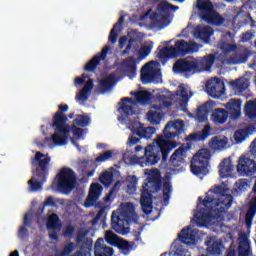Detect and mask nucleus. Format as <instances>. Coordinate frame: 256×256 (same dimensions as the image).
<instances>
[{
  "mask_svg": "<svg viewBox=\"0 0 256 256\" xmlns=\"http://www.w3.org/2000/svg\"><path fill=\"white\" fill-rule=\"evenodd\" d=\"M185 129V122L183 120L169 121L163 129L164 136H157L156 145H158L161 155L162 162L165 163L169 159V153L177 147V143L171 142L167 139H175L183 133Z\"/></svg>",
  "mask_w": 256,
  "mask_h": 256,
  "instance_id": "obj_1",
  "label": "nucleus"
},
{
  "mask_svg": "<svg viewBox=\"0 0 256 256\" xmlns=\"http://www.w3.org/2000/svg\"><path fill=\"white\" fill-rule=\"evenodd\" d=\"M67 111H69V105L60 104L58 111L52 117L50 126L54 129V134L51 136V141L56 147H63V145H67V141H69L71 128L67 125L69 118L64 114L67 113Z\"/></svg>",
  "mask_w": 256,
  "mask_h": 256,
  "instance_id": "obj_2",
  "label": "nucleus"
},
{
  "mask_svg": "<svg viewBox=\"0 0 256 256\" xmlns=\"http://www.w3.org/2000/svg\"><path fill=\"white\" fill-rule=\"evenodd\" d=\"M43 157H45V154L38 151L32 158L31 165L34 169L32 170V178L28 181L31 192L40 191V189H43V184L47 183L51 157Z\"/></svg>",
  "mask_w": 256,
  "mask_h": 256,
  "instance_id": "obj_3",
  "label": "nucleus"
},
{
  "mask_svg": "<svg viewBox=\"0 0 256 256\" xmlns=\"http://www.w3.org/2000/svg\"><path fill=\"white\" fill-rule=\"evenodd\" d=\"M202 205L209 211L214 209L219 213H225L233 205V196L227 194L225 187L218 185L206 193V197L202 200Z\"/></svg>",
  "mask_w": 256,
  "mask_h": 256,
  "instance_id": "obj_4",
  "label": "nucleus"
},
{
  "mask_svg": "<svg viewBox=\"0 0 256 256\" xmlns=\"http://www.w3.org/2000/svg\"><path fill=\"white\" fill-rule=\"evenodd\" d=\"M55 181L57 183L58 191H61V193H64L65 195H69V193L75 189L77 175H75L73 169L64 167L56 175Z\"/></svg>",
  "mask_w": 256,
  "mask_h": 256,
  "instance_id": "obj_5",
  "label": "nucleus"
},
{
  "mask_svg": "<svg viewBox=\"0 0 256 256\" xmlns=\"http://www.w3.org/2000/svg\"><path fill=\"white\" fill-rule=\"evenodd\" d=\"M211 159V151L202 148L192 157L190 169L193 175H207L209 173V161Z\"/></svg>",
  "mask_w": 256,
  "mask_h": 256,
  "instance_id": "obj_6",
  "label": "nucleus"
},
{
  "mask_svg": "<svg viewBox=\"0 0 256 256\" xmlns=\"http://www.w3.org/2000/svg\"><path fill=\"white\" fill-rule=\"evenodd\" d=\"M141 167H151L161 161V148L159 145H148L144 150V155L137 158Z\"/></svg>",
  "mask_w": 256,
  "mask_h": 256,
  "instance_id": "obj_7",
  "label": "nucleus"
},
{
  "mask_svg": "<svg viewBox=\"0 0 256 256\" xmlns=\"http://www.w3.org/2000/svg\"><path fill=\"white\" fill-rule=\"evenodd\" d=\"M174 73H199V65L195 58H180L172 67Z\"/></svg>",
  "mask_w": 256,
  "mask_h": 256,
  "instance_id": "obj_8",
  "label": "nucleus"
},
{
  "mask_svg": "<svg viewBox=\"0 0 256 256\" xmlns=\"http://www.w3.org/2000/svg\"><path fill=\"white\" fill-rule=\"evenodd\" d=\"M237 171L242 177H253L256 173L255 160L246 155H241L238 159Z\"/></svg>",
  "mask_w": 256,
  "mask_h": 256,
  "instance_id": "obj_9",
  "label": "nucleus"
},
{
  "mask_svg": "<svg viewBox=\"0 0 256 256\" xmlns=\"http://www.w3.org/2000/svg\"><path fill=\"white\" fill-rule=\"evenodd\" d=\"M206 91L213 97V99L223 97V95H225V82L219 78H215L206 83Z\"/></svg>",
  "mask_w": 256,
  "mask_h": 256,
  "instance_id": "obj_10",
  "label": "nucleus"
},
{
  "mask_svg": "<svg viewBox=\"0 0 256 256\" xmlns=\"http://www.w3.org/2000/svg\"><path fill=\"white\" fill-rule=\"evenodd\" d=\"M148 185L149 183L142 185L143 190L140 196V205L145 215H151V211H153V194L146 188Z\"/></svg>",
  "mask_w": 256,
  "mask_h": 256,
  "instance_id": "obj_11",
  "label": "nucleus"
},
{
  "mask_svg": "<svg viewBox=\"0 0 256 256\" xmlns=\"http://www.w3.org/2000/svg\"><path fill=\"white\" fill-rule=\"evenodd\" d=\"M128 220H125V218L115 214V212H112L111 216V228L113 231L118 233L119 235H127L130 231Z\"/></svg>",
  "mask_w": 256,
  "mask_h": 256,
  "instance_id": "obj_12",
  "label": "nucleus"
},
{
  "mask_svg": "<svg viewBox=\"0 0 256 256\" xmlns=\"http://www.w3.org/2000/svg\"><path fill=\"white\" fill-rule=\"evenodd\" d=\"M111 47L105 46L102 51L96 54L84 67L85 71L93 72L97 69V66L101 63V61H105L107 58V54Z\"/></svg>",
  "mask_w": 256,
  "mask_h": 256,
  "instance_id": "obj_13",
  "label": "nucleus"
},
{
  "mask_svg": "<svg viewBox=\"0 0 256 256\" xmlns=\"http://www.w3.org/2000/svg\"><path fill=\"white\" fill-rule=\"evenodd\" d=\"M187 155V148L180 146L177 148L169 159L170 167H181L185 163V157Z\"/></svg>",
  "mask_w": 256,
  "mask_h": 256,
  "instance_id": "obj_14",
  "label": "nucleus"
},
{
  "mask_svg": "<svg viewBox=\"0 0 256 256\" xmlns=\"http://www.w3.org/2000/svg\"><path fill=\"white\" fill-rule=\"evenodd\" d=\"M154 63L155 61H150L142 67L140 77L143 83H151L157 76V70L151 66Z\"/></svg>",
  "mask_w": 256,
  "mask_h": 256,
  "instance_id": "obj_15",
  "label": "nucleus"
},
{
  "mask_svg": "<svg viewBox=\"0 0 256 256\" xmlns=\"http://www.w3.org/2000/svg\"><path fill=\"white\" fill-rule=\"evenodd\" d=\"M115 251L105 244L103 238H98L94 244V256H113Z\"/></svg>",
  "mask_w": 256,
  "mask_h": 256,
  "instance_id": "obj_16",
  "label": "nucleus"
},
{
  "mask_svg": "<svg viewBox=\"0 0 256 256\" xmlns=\"http://www.w3.org/2000/svg\"><path fill=\"white\" fill-rule=\"evenodd\" d=\"M215 54H207L201 59H196V64L198 65V73H202V71H210L211 67L215 63L216 59Z\"/></svg>",
  "mask_w": 256,
  "mask_h": 256,
  "instance_id": "obj_17",
  "label": "nucleus"
},
{
  "mask_svg": "<svg viewBox=\"0 0 256 256\" xmlns=\"http://www.w3.org/2000/svg\"><path fill=\"white\" fill-rule=\"evenodd\" d=\"M241 103V99L231 98L225 104V108L229 111L230 117H233V119H239L241 117Z\"/></svg>",
  "mask_w": 256,
  "mask_h": 256,
  "instance_id": "obj_18",
  "label": "nucleus"
},
{
  "mask_svg": "<svg viewBox=\"0 0 256 256\" xmlns=\"http://www.w3.org/2000/svg\"><path fill=\"white\" fill-rule=\"evenodd\" d=\"M173 48L176 57H185V55H189V53L193 52V47L185 40L176 41Z\"/></svg>",
  "mask_w": 256,
  "mask_h": 256,
  "instance_id": "obj_19",
  "label": "nucleus"
},
{
  "mask_svg": "<svg viewBox=\"0 0 256 256\" xmlns=\"http://www.w3.org/2000/svg\"><path fill=\"white\" fill-rule=\"evenodd\" d=\"M214 31L210 26H199L196 29L195 37L203 41V43H211V37Z\"/></svg>",
  "mask_w": 256,
  "mask_h": 256,
  "instance_id": "obj_20",
  "label": "nucleus"
},
{
  "mask_svg": "<svg viewBox=\"0 0 256 256\" xmlns=\"http://www.w3.org/2000/svg\"><path fill=\"white\" fill-rule=\"evenodd\" d=\"M134 103H135V101H133L132 98H129V97L122 98L121 103H119L120 113H123V115H125L126 117H131V116L135 115V108H133Z\"/></svg>",
  "mask_w": 256,
  "mask_h": 256,
  "instance_id": "obj_21",
  "label": "nucleus"
},
{
  "mask_svg": "<svg viewBox=\"0 0 256 256\" xmlns=\"http://www.w3.org/2000/svg\"><path fill=\"white\" fill-rule=\"evenodd\" d=\"M121 67L127 75H131V77H135V75H137V59L133 56H129L124 59L121 63Z\"/></svg>",
  "mask_w": 256,
  "mask_h": 256,
  "instance_id": "obj_22",
  "label": "nucleus"
},
{
  "mask_svg": "<svg viewBox=\"0 0 256 256\" xmlns=\"http://www.w3.org/2000/svg\"><path fill=\"white\" fill-rule=\"evenodd\" d=\"M158 59L161 60L162 62V65H165V63H167V61H169V59H175L177 58L175 56V49L173 48V46H170V47H161V46H158Z\"/></svg>",
  "mask_w": 256,
  "mask_h": 256,
  "instance_id": "obj_23",
  "label": "nucleus"
},
{
  "mask_svg": "<svg viewBox=\"0 0 256 256\" xmlns=\"http://www.w3.org/2000/svg\"><path fill=\"white\" fill-rule=\"evenodd\" d=\"M120 216L128 223H131V221H137L138 216L135 212V205H133V203L131 202H128L126 206L122 209Z\"/></svg>",
  "mask_w": 256,
  "mask_h": 256,
  "instance_id": "obj_24",
  "label": "nucleus"
},
{
  "mask_svg": "<svg viewBox=\"0 0 256 256\" xmlns=\"http://www.w3.org/2000/svg\"><path fill=\"white\" fill-rule=\"evenodd\" d=\"M229 143V138L223 135L214 136L208 143L210 149L213 151H221V149H225V146Z\"/></svg>",
  "mask_w": 256,
  "mask_h": 256,
  "instance_id": "obj_25",
  "label": "nucleus"
},
{
  "mask_svg": "<svg viewBox=\"0 0 256 256\" xmlns=\"http://www.w3.org/2000/svg\"><path fill=\"white\" fill-rule=\"evenodd\" d=\"M202 19L207 21V23H211V25H216V27H219L225 23V18L215 11V9L211 10L208 15L202 16Z\"/></svg>",
  "mask_w": 256,
  "mask_h": 256,
  "instance_id": "obj_26",
  "label": "nucleus"
},
{
  "mask_svg": "<svg viewBox=\"0 0 256 256\" xmlns=\"http://www.w3.org/2000/svg\"><path fill=\"white\" fill-rule=\"evenodd\" d=\"M115 85V74L111 73L104 79L99 81V91L100 93H107V91H111Z\"/></svg>",
  "mask_w": 256,
  "mask_h": 256,
  "instance_id": "obj_27",
  "label": "nucleus"
},
{
  "mask_svg": "<svg viewBox=\"0 0 256 256\" xmlns=\"http://www.w3.org/2000/svg\"><path fill=\"white\" fill-rule=\"evenodd\" d=\"M178 237L184 245H195L196 236L193 231H191V227L182 229Z\"/></svg>",
  "mask_w": 256,
  "mask_h": 256,
  "instance_id": "obj_28",
  "label": "nucleus"
},
{
  "mask_svg": "<svg viewBox=\"0 0 256 256\" xmlns=\"http://www.w3.org/2000/svg\"><path fill=\"white\" fill-rule=\"evenodd\" d=\"M251 255V242L246 235L240 237L238 245V256H250Z\"/></svg>",
  "mask_w": 256,
  "mask_h": 256,
  "instance_id": "obj_29",
  "label": "nucleus"
},
{
  "mask_svg": "<svg viewBox=\"0 0 256 256\" xmlns=\"http://www.w3.org/2000/svg\"><path fill=\"white\" fill-rule=\"evenodd\" d=\"M212 119L216 125H223L229 119V111L223 108H217L212 113Z\"/></svg>",
  "mask_w": 256,
  "mask_h": 256,
  "instance_id": "obj_30",
  "label": "nucleus"
},
{
  "mask_svg": "<svg viewBox=\"0 0 256 256\" xmlns=\"http://www.w3.org/2000/svg\"><path fill=\"white\" fill-rule=\"evenodd\" d=\"M207 246V253L208 255H221V249H223V242L215 241V240H208L205 242Z\"/></svg>",
  "mask_w": 256,
  "mask_h": 256,
  "instance_id": "obj_31",
  "label": "nucleus"
},
{
  "mask_svg": "<svg viewBox=\"0 0 256 256\" xmlns=\"http://www.w3.org/2000/svg\"><path fill=\"white\" fill-rule=\"evenodd\" d=\"M253 131H255V126H248L246 128L236 130L234 133V140L236 143H243V141H245Z\"/></svg>",
  "mask_w": 256,
  "mask_h": 256,
  "instance_id": "obj_32",
  "label": "nucleus"
},
{
  "mask_svg": "<svg viewBox=\"0 0 256 256\" xmlns=\"http://www.w3.org/2000/svg\"><path fill=\"white\" fill-rule=\"evenodd\" d=\"M250 55V50L245 48L242 52L231 56L230 63H232V65H241V63H247Z\"/></svg>",
  "mask_w": 256,
  "mask_h": 256,
  "instance_id": "obj_33",
  "label": "nucleus"
},
{
  "mask_svg": "<svg viewBox=\"0 0 256 256\" xmlns=\"http://www.w3.org/2000/svg\"><path fill=\"white\" fill-rule=\"evenodd\" d=\"M231 173H233V165L229 160L224 159L219 165V175L221 179L231 177Z\"/></svg>",
  "mask_w": 256,
  "mask_h": 256,
  "instance_id": "obj_34",
  "label": "nucleus"
},
{
  "mask_svg": "<svg viewBox=\"0 0 256 256\" xmlns=\"http://www.w3.org/2000/svg\"><path fill=\"white\" fill-rule=\"evenodd\" d=\"M155 127H143L139 126L134 129L135 135H137L140 139H151L153 134L155 133Z\"/></svg>",
  "mask_w": 256,
  "mask_h": 256,
  "instance_id": "obj_35",
  "label": "nucleus"
},
{
  "mask_svg": "<svg viewBox=\"0 0 256 256\" xmlns=\"http://www.w3.org/2000/svg\"><path fill=\"white\" fill-rule=\"evenodd\" d=\"M102 191L103 186H101V184L92 183L90 186V192L88 194L87 201H90V203H95V201L101 196Z\"/></svg>",
  "mask_w": 256,
  "mask_h": 256,
  "instance_id": "obj_36",
  "label": "nucleus"
},
{
  "mask_svg": "<svg viewBox=\"0 0 256 256\" xmlns=\"http://www.w3.org/2000/svg\"><path fill=\"white\" fill-rule=\"evenodd\" d=\"M211 135V126L209 124L205 125L203 130L198 133H192L189 135L190 141H205L207 137Z\"/></svg>",
  "mask_w": 256,
  "mask_h": 256,
  "instance_id": "obj_37",
  "label": "nucleus"
},
{
  "mask_svg": "<svg viewBox=\"0 0 256 256\" xmlns=\"http://www.w3.org/2000/svg\"><path fill=\"white\" fill-rule=\"evenodd\" d=\"M133 245L135 243H131L129 241L124 240L123 238H119L116 240V246L120 251H122L123 255H129L133 251Z\"/></svg>",
  "mask_w": 256,
  "mask_h": 256,
  "instance_id": "obj_38",
  "label": "nucleus"
},
{
  "mask_svg": "<svg viewBox=\"0 0 256 256\" xmlns=\"http://www.w3.org/2000/svg\"><path fill=\"white\" fill-rule=\"evenodd\" d=\"M197 9L202 12V17H206L213 11V3L211 0H197Z\"/></svg>",
  "mask_w": 256,
  "mask_h": 256,
  "instance_id": "obj_39",
  "label": "nucleus"
},
{
  "mask_svg": "<svg viewBox=\"0 0 256 256\" xmlns=\"http://www.w3.org/2000/svg\"><path fill=\"white\" fill-rule=\"evenodd\" d=\"M231 85L236 91L239 93H243L244 91H247L249 89V80L245 77H241L233 82H231Z\"/></svg>",
  "mask_w": 256,
  "mask_h": 256,
  "instance_id": "obj_40",
  "label": "nucleus"
},
{
  "mask_svg": "<svg viewBox=\"0 0 256 256\" xmlns=\"http://www.w3.org/2000/svg\"><path fill=\"white\" fill-rule=\"evenodd\" d=\"M130 95H134L137 103L145 104L151 101V92L149 91L131 92Z\"/></svg>",
  "mask_w": 256,
  "mask_h": 256,
  "instance_id": "obj_41",
  "label": "nucleus"
},
{
  "mask_svg": "<svg viewBox=\"0 0 256 256\" xmlns=\"http://www.w3.org/2000/svg\"><path fill=\"white\" fill-rule=\"evenodd\" d=\"M31 215L29 213H26L24 215L23 218V226H20L19 230H18V235L21 239H23V237H25V235H27V233H29V230L27 229V227H31Z\"/></svg>",
  "mask_w": 256,
  "mask_h": 256,
  "instance_id": "obj_42",
  "label": "nucleus"
},
{
  "mask_svg": "<svg viewBox=\"0 0 256 256\" xmlns=\"http://www.w3.org/2000/svg\"><path fill=\"white\" fill-rule=\"evenodd\" d=\"M244 111L249 119H256V101L249 100L244 106Z\"/></svg>",
  "mask_w": 256,
  "mask_h": 256,
  "instance_id": "obj_43",
  "label": "nucleus"
},
{
  "mask_svg": "<svg viewBox=\"0 0 256 256\" xmlns=\"http://www.w3.org/2000/svg\"><path fill=\"white\" fill-rule=\"evenodd\" d=\"M163 115L157 111L150 110L147 113V119L151 125H159L161 123V119Z\"/></svg>",
  "mask_w": 256,
  "mask_h": 256,
  "instance_id": "obj_44",
  "label": "nucleus"
},
{
  "mask_svg": "<svg viewBox=\"0 0 256 256\" xmlns=\"http://www.w3.org/2000/svg\"><path fill=\"white\" fill-rule=\"evenodd\" d=\"M99 181L104 187H111V183H113V173L109 171L103 172L99 177Z\"/></svg>",
  "mask_w": 256,
  "mask_h": 256,
  "instance_id": "obj_45",
  "label": "nucleus"
},
{
  "mask_svg": "<svg viewBox=\"0 0 256 256\" xmlns=\"http://www.w3.org/2000/svg\"><path fill=\"white\" fill-rule=\"evenodd\" d=\"M209 110L207 109V105H201L197 109L196 117L200 123L207 121V114Z\"/></svg>",
  "mask_w": 256,
  "mask_h": 256,
  "instance_id": "obj_46",
  "label": "nucleus"
},
{
  "mask_svg": "<svg viewBox=\"0 0 256 256\" xmlns=\"http://www.w3.org/2000/svg\"><path fill=\"white\" fill-rule=\"evenodd\" d=\"M173 191V186H171V182L165 181L163 183V199L164 203H169V199H171V192Z\"/></svg>",
  "mask_w": 256,
  "mask_h": 256,
  "instance_id": "obj_47",
  "label": "nucleus"
},
{
  "mask_svg": "<svg viewBox=\"0 0 256 256\" xmlns=\"http://www.w3.org/2000/svg\"><path fill=\"white\" fill-rule=\"evenodd\" d=\"M73 123L78 125V127H87L91 123V119L86 115H77Z\"/></svg>",
  "mask_w": 256,
  "mask_h": 256,
  "instance_id": "obj_48",
  "label": "nucleus"
},
{
  "mask_svg": "<svg viewBox=\"0 0 256 256\" xmlns=\"http://www.w3.org/2000/svg\"><path fill=\"white\" fill-rule=\"evenodd\" d=\"M58 223H59V216H57V214H52L46 222V227L47 229H57Z\"/></svg>",
  "mask_w": 256,
  "mask_h": 256,
  "instance_id": "obj_49",
  "label": "nucleus"
},
{
  "mask_svg": "<svg viewBox=\"0 0 256 256\" xmlns=\"http://www.w3.org/2000/svg\"><path fill=\"white\" fill-rule=\"evenodd\" d=\"M87 235H89V231L85 228H81L80 230L77 231V236H76V244L81 245L82 242H84L87 238Z\"/></svg>",
  "mask_w": 256,
  "mask_h": 256,
  "instance_id": "obj_50",
  "label": "nucleus"
},
{
  "mask_svg": "<svg viewBox=\"0 0 256 256\" xmlns=\"http://www.w3.org/2000/svg\"><path fill=\"white\" fill-rule=\"evenodd\" d=\"M158 8L160 9V11L165 13L167 11H178L179 6L169 4V2H162V3L159 4Z\"/></svg>",
  "mask_w": 256,
  "mask_h": 256,
  "instance_id": "obj_51",
  "label": "nucleus"
},
{
  "mask_svg": "<svg viewBox=\"0 0 256 256\" xmlns=\"http://www.w3.org/2000/svg\"><path fill=\"white\" fill-rule=\"evenodd\" d=\"M111 157H113V151L107 150L95 158V163H103L108 161V159H111Z\"/></svg>",
  "mask_w": 256,
  "mask_h": 256,
  "instance_id": "obj_52",
  "label": "nucleus"
},
{
  "mask_svg": "<svg viewBox=\"0 0 256 256\" xmlns=\"http://www.w3.org/2000/svg\"><path fill=\"white\" fill-rule=\"evenodd\" d=\"M141 141V138L135 134V129L132 130V133L128 137L127 145L128 147H133V145H137Z\"/></svg>",
  "mask_w": 256,
  "mask_h": 256,
  "instance_id": "obj_53",
  "label": "nucleus"
},
{
  "mask_svg": "<svg viewBox=\"0 0 256 256\" xmlns=\"http://www.w3.org/2000/svg\"><path fill=\"white\" fill-rule=\"evenodd\" d=\"M73 251H75V243L69 242L68 244H66L64 246L63 250L60 253V256L71 255V253H73Z\"/></svg>",
  "mask_w": 256,
  "mask_h": 256,
  "instance_id": "obj_54",
  "label": "nucleus"
},
{
  "mask_svg": "<svg viewBox=\"0 0 256 256\" xmlns=\"http://www.w3.org/2000/svg\"><path fill=\"white\" fill-rule=\"evenodd\" d=\"M148 184L151 185V187H153L156 193L161 191V187H163V182H161V179L158 178L150 179L148 181Z\"/></svg>",
  "mask_w": 256,
  "mask_h": 256,
  "instance_id": "obj_55",
  "label": "nucleus"
},
{
  "mask_svg": "<svg viewBox=\"0 0 256 256\" xmlns=\"http://www.w3.org/2000/svg\"><path fill=\"white\" fill-rule=\"evenodd\" d=\"M152 49L153 44L144 45L140 48L139 55L145 59V57H149Z\"/></svg>",
  "mask_w": 256,
  "mask_h": 256,
  "instance_id": "obj_56",
  "label": "nucleus"
},
{
  "mask_svg": "<svg viewBox=\"0 0 256 256\" xmlns=\"http://www.w3.org/2000/svg\"><path fill=\"white\" fill-rule=\"evenodd\" d=\"M235 186L240 193H243V191H247V187H249V183H247V179H239Z\"/></svg>",
  "mask_w": 256,
  "mask_h": 256,
  "instance_id": "obj_57",
  "label": "nucleus"
},
{
  "mask_svg": "<svg viewBox=\"0 0 256 256\" xmlns=\"http://www.w3.org/2000/svg\"><path fill=\"white\" fill-rule=\"evenodd\" d=\"M106 243H109V245H117V241H119V237L117 235L107 232L105 236Z\"/></svg>",
  "mask_w": 256,
  "mask_h": 256,
  "instance_id": "obj_58",
  "label": "nucleus"
},
{
  "mask_svg": "<svg viewBox=\"0 0 256 256\" xmlns=\"http://www.w3.org/2000/svg\"><path fill=\"white\" fill-rule=\"evenodd\" d=\"M135 43H137V39L130 38L128 40V44H127L126 48L122 52V55H129V53H131V50L133 49Z\"/></svg>",
  "mask_w": 256,
  "mask_h": 256,
  "instance_id": "obj_59",
  "label": "nucleus"
},
{
  "mask_svg": "<svg viewBox=\"0 0 256 256\" xmlns=\"http://www.w3.org/2000/svg\"><path fill=\"white\" fill-rule=\"evenodd\" d=\"M117 28L113 27L112 30L110 31L108 41L112 44L115 45L117 43V37H119V34H117Z\"/></svg>",
  "mask_w": 256,
  "mask_h": 256,
  "instance_id": "obj_60",
  "label": "nucleus"
},
{
  "mask_svg": "<svg viewBox=\"0 0 256 256\" xmlns=\"http://www.w3.org/2000/svg\"><path fill=\"white\" fill-rule=\"evenodd\" d=\"M64 237H73L75 235V226L67 225L65 231L63 232Z\"/></svg>",
  "mask_w": 256,
  "mask_h": 256,
  "instance_id": "obj_61",
  "label": "nucleus"
},
{
  "mask_svg": "<svg viewBox=\"0 0 256 256\" xmlns=\"http://www.w3.org/2000/svg\"><path fill=\"white\" fill-rule=\"evenodd\" d=\"M81 244V249H87L88 251H91V248L93 247V239L87 237L84 241L81 242Z\"/></svg>",
  "mask_w": 256,
  "mask_h": 256,
  "instance_id": "obj_62",
  "label": "nucleus"
},
{
  "mask_svg": "<svg viewBox=\"0 0 256 256\" xmlns=\"http://www.w3.org/2000/svg\"><path fill=\"white\" fill-rule=\"evenodd\" d=\"M127 181L129 183L128 188L132 187L133 189H135V187H137V183H139V179L135 175L129 176Z\"/></svg>",
  "mask_w": 256,
  "mask_h": 256,
  "instance_id": "obj_63",
  "label": "nucleus"
},
{
  "mask_svg": "<svg viewBox=\"0 0 256 256\" xmlns=\"http://www.w3.org/2000/svg\"><path fill=\"white\" fill-rule=\"evenodd\" d=\"M71 131H72L73 135H75V137H82L83 136V129L75 126V124H73L71 126Z\"/></svg>",
  "mask_w": 256,
  "mask_h": 256,
  "instance_id": "obj_64",
  "label": "nucleus"
}]
</instances>
